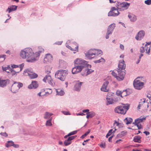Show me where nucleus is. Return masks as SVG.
Masks as SVG:
<instances>
[{"label":"nucleus","mask_w":151,"mask_h":151,"mask_svg":"<svg viewBox=\"0 0 151 151\" xmlns=\"http://www.w3.org/2000/svg\"><path fill=\"white\" fill-rule=\"evenodd\" d=\"M135 125L137 126V127L138 128V129H140L141 128V124L139 125L138 124H137Z\"/></svg>","instance_id":"58"},{"label":"nucleus","mask_w":151,"mask_h":151,"mask_svg":"<svg viewBox=\"0 0 151 151\" xmlns=\"http://www.w3.org/2000/svg\"><path fill=\"white\" fill-rule=\"evenodd\" d=\"M20 55L23 59L27 58V62H33L38 60L39 53L36 52L34 53L31 48H26L21 50Z\"/></svg>","instance_id":"1"},{"label":"nucleus","mask_w":151,"mask_h":151,"mask_svg":"<svg viewBox=\"0 0 151 151\" xmlns=\"http://www.w3.org/2000/svg\"><path fill=\"white\" fill-rule=\"evenodd\" d=\"M113 93H108L106 96V99L107 101V105L112 104L114 103L115 101L113 99L112 96H113Z\"/></svg>","instance_id":"17"},{"label":"nucleus","mask_w":151,"mask_h":151,"mask_svg":"<svg viewBox=\"0 0 151 151\" xmlns=\"http://www.w3.org/2000/svg\"><path fill=\"white\" fill-rule=\"evenodd\" d=\"M148 104L149 102H148V100L146 101L145 99L143 98L140 100L137 108L138 109L141 108L143 109L147 110L148 107Z\"/></svg>","instance_id":"8"},{"label":"nucleus","mask_w":151,"mask_h":151,"mask_svg":"<svg viewBox=\"0 0 151 151\" xmlns=\"http://www.w3.org/2000/svg\"><path fill=\"white\" fill-rule=\"evenodd\" d=\"M128 17L130 19V20L132 22H134L137 19L136 16L133 14L129 13L128 15Z\"/></svg>","instance_id":"26"},{"label":"nucleus","mask_w":151,"mask_h":151,"mask_svg":"<svg viewBox=\"0 0 151 151\" xmlns=\"http://www.w3.org/2000/svg\"><path fill=\"white\" fill-rule=\"evenodd\" d=\"M132 151H142L141 150H139L138 149H133L132 150Z\"/></svg>","instance_id":"63"},{"label":"nucleus","mask_w":151,"mask_h":151,"mask_svg":"<svg viewBox=\"0 0 151 151\" xmlns=\"http://www.w3.org/2000/svg\"><path fill=\"white\" fill-rule=\"evenodd\" d=\"M87 113L90 116V118H92L95 115V113L93 111H89Z\"/></svg>","instance_id":"40"},{"label":"nucleus","mask_w":151,"mask_h":151,"mask_svg":"<svg viewBox=\"0 0 151 151\" xmlns=\"http://www.w3.org/2000/svg\"><path fill=\"white\" fill-rule=\"evenodd\" d=\"M114 111L116 113H119L120 112V106L114 109Z\"/></svg>","instance_id":"45"},{"label":"nucleus","mask_w":151,"mask_h":151,"mask_svg":"<svg viewBox=\"0 0 151 151\" xmlns=\"http://www.w3.org/2000/svg\"><path fill=\"white\" fill-rule=\"evenodd\" d=\"M130 5V4L127 2H120L117 1L115 4L117 10L122 11L127 9Z\"/></svg>","instance_id":"5"},{"label":"nucleus","mask_w":151,"mask_h":151,"mask_svg":"<svg viewBox=\"0 0 151 151\" xmlns=\"http://www.w3.org/2000/svg\"><path fill=\"white\" fill-rule=\"evenodd\" d=\"M83 82H80L79 81H77L75 82L74 86V89L77 91H79L80 90L81 87Z\"/></svg>","instance_id":"21"},{"label":"nucleus","mask_w":151,"mask_h":151,"mask_svg":"<svg viewBox=\"0 0 151 151\" xmlns=\"http://www.w3.org/2000/svg\"><path fill=\"white\" fill-rule=\"evenodd\" d=\"M5 55H0V63L4 61L5 59Z\"/></svg>","instance_id":"38"},{"label":"nucleus","mask_w":151,"mask_h":151,"mask_svg":"<svg viewBox=\"0 0 151 151\" xmlns=\"http://www.w3.org/2000/svg\"><path fill=\"white\" fill-rule=\"evenodd\" d=\"M13 146L15 148H18L19 147V145L18 144H15L14 143Z\"/></svg>","instance_id":"53"},{"label":"nucleus","mask_w":151,"mask_h":151,"mask_svg":"<svg viewBox=\"0 0 151 151\" xmlns=\"http://www.w3.org/2000/svg\"><path fill=\"white\" fill-rule=\"evenodd\" d=\"M100 147L101 148H104L106 147L105 143H101L99 145Z\"/></svg>","instance_id":"50"},{"label":"nucleus","mask_w":151,"mask_h":151,"mask_svg":"<svg viewBox=\"0 0 151 151\" xmlns=\"http://www.w3.org/2000/svg\"><path fill=\"white\" fill-rule=\"evenodd\" d=\"M147 97L150 100H151V96L150 95L149 96V95H147Z\"/></svg>","instance_id":"64"},{"label":"nucleus","mask_w":151,"mask_h":151,"mask_svg":"<svg viewBox=\"0 0 151 151\" xmlns=\"http://www.w3.org/2000/svg\"><path fill=\"white\" fill-rule=\"evenodd\" d=\"M89 109H84V110H82V112H83V113H85V112H86V113L87 112H88L89 111Z\"/></svg>","instance_id":"56"},{"label":"nucleus","mask_w":151,"mask_h":151,"mask_svg":"<svg viewBox=\"0 0 151 151\" xmlns=\"http://www.w3.org/2000/svg\"><path fill=\"white\" fill-rule=\"evenodd\" d=\"M105 61V60L103 58H101L100 59L95 60L94 61V62L95 63H99L101 62H104Z\"/></svg>","instance_id":"37"},{"label":"nucleus","mask_w":151,"mask_h":151,"mask_svg":"<svg viewBox=\"0 0 151 151\" xmlns=\"http://www.w3.org/2000/svg\"><path fill=\"white\" fill-rule=\"evenodd\" d=\"M23 84L19 82H14L12 85L11 91L13 93H16L19 89L23 86Z\"/></svg>","instance_id":"9"},{"label":"nucleus","mask_w":151,"mask_h":151,"mask_svg":"<svg viewBox=\"0 0 151 151\" xmlns=\"http://www.w3.org/2000/svg\"><path fill=\"white\" fill-rule=\"evenodd\" d=\"M150 44V42H146V44L145 45V50L146 51V53L149 55L150 52V48L149 45Z\"/></svg>","instance_id":"29"},{"label":"nucleus","mask_w":151,"mask_h":151,"mask_svg":"<svg viewBox=\"0 0 151 151\" xmlns=\"http://www.w3.org/2000/svg\"><path fill=\"white\" fill-rule=\"evenodd\" d=\"M90 132V130L88 129V131L86 132L81 137V138L83 139Z\"/></svg>","instance_id":"41"},{"label":"nucleus","mask_w":151,"mask_h":151,"mask_svg":"<svg viewBox=\"0 0 151 151\" xmlns=\"http://www.w3.org/2000/svg\"><path fill=\"white\" fill-rule=\"evenodd\" d=\"M76 136V135H75L69 137L67 139L64 141V143L65 145L68 146L72 142L71 141L74 139Z\"/></svg>","instance_id":"20"},{"label":"nucleus","mask_w":151,"mask_h":151,"mask_svg":"<svg viewBox=\"0 0 151 151\" xmlns=\"http://www.w3.org/2000/svg\"><path fill=\"white\" fill-rule=\"evenodd\" d=\"M62 112L64 115H70V113L68 111H62Z\"/></svg>","instance_id":"48"},{"label":"nucleus","mask_w":151,"mask_h":151,"mask_svg":"<svg viewBox=\"0 0 151 151\" xmlns=\"http://www.w3.org/2000/svg\"><path fill=\"white\" fill-rule=\"evenodd\" d=\"M38 86L37 82L36 81H33L32 82V83L28 86V88L29 89L33 88H36Z\"/></svg>","instance_id":"23"},{"label":"nucleus","mask_w":151,"mask_h":151,"mask_svg":"<svg viewBox=\"0 0 151 151\" xmlns=\"http://www.w3.org/2000/svg\"><path fill=\"white\" fill-rule=\"evenodd\" d=\"M24 66V63H23L21 64L18 65H16L14 64L12 65H11L12 67L14 68H19V70L17 71H14L13 70H12L11 72L12 73L14 72V73H13L12 74L14 75L15 73H19V72L21 71L22 70V69L23 67Z\"/></svg>","instance_id":"15"},{"label":"nucleus","mask_w":151,"mask_h":151,"mask_svg":"<svg viewBox=\"0 0 151 151\" xmlns=\"http://www.w3.org/2000/svg\"><path fill=\"white\" fill-rule=\"evenodd\" d=\"M77 132V131H76V130L74 131H73V132H72L69 133L68 134V136H70V135L75 134H76V133Z\"/></svg>","instance_id":"47"},{"label":"nucleus","mask_w":151,"mask_h":151,"mask_svg":"<svg viewBox=\"0 0 151 151\" xmlns=\"http://www.w3.org/2000/svg\"><path fill=\"white\" fill-rule=\"evenodd\" d=\"M9 83V79L1 80L0 79V87H4Z\"/></svg>","instance_id":"24"},{"label":"nucleus","mask_w":151,"mask_h":151,"mask_svg":"<svg viewBox=\"0 0 151 151\" xmlns=\"http://www.w3.org/2000/svg\"><path fill=\"white\" fill-rule=\"evenodd\" d=\"M116 130V129H115V130L113 131V132H114ZM109 133V134H112V133H113V132H112V129H111L110 130H109V132H108Z\"/></svg>","instance_id":"61"},{"label":"nucleus","mask_w":151,"mask_h":151,"mask_svg":"<svg viewBox=\"0 0 151 151\" xmlns=\"http://www.w3.org/2000/svg\"><path fill=\"white\" fill-rule=\"evenodd\" d=\"M17 6L16 5H12L8 7V9L6 10V12H8L9 13L11 12L15 11L17 9Z\"/></svg>","instance_id":"25"},{"label":"nucleus","mask_w":151,"mask_h":151,"mask_svg":"<svg viewBox=\"0 0 151 151\" xmlns=\"http://www.w3.org/2000/svg\"><path fill=\"white\" fill-rule=\"evenodd\" d=\"M51 67L49 66H47L45 67V72L48 74L51 71Z\"/></svg>","instance_id":"39"},{"label":"nucleus","mask_w":151,"mask_h":151,"mask_svg":"<svg viewBox=\"0 0 151 151\" xmlns=\"http://www.w3.org/2000/svg\"><path fill=\"white\" fill-rule=\"evenodd\" d=\"M88 68H85V71H86V73H84V74L82 73L81 75L82 76H86L93 72V70L89 69Z\"/></svg>","instance_id":"28"},{"label":"nucleus","mask_w":151,"mask_h":151,"mask_svg":"<svg viewBox=\"0 0 151 151\" xmlns=\"http://www.w3.org/2000/svg\"><path fill=\"white\" fill-rule=\"evenodd\" d=\"M38 49L39 50L37 52H39V56L40 55V53L43 52L44 51V49L42 48L41 47H38Z\"/></svg>","instance_id":"44"},{"label":"nucleus","mask_w":151,"mask_h":151,"mask_svg":"<svg viewBox=\"0 0 151 151\" xmlns=\"http://www.w3.org/2000/svg\"><path fill=\"white\" fill-rule=\"evenodd\" d=\"M56 91L57 95L62 96L65 94L64 92L62 90L60 89H56Z\"/></svg>","instance_id":"32"},{"label":"nucleus","mask_w":151,"mask_h":151,"mask_svg":"<svg viewBox=\"0 0 151 151\" xmlns=\"http://www.w3.org/2000/svg\"><path fill=\"white\" fill-rule=\"evenodd\" d=\"M146 117L145 116H141L139 118L135 119V121L133 123L134 124H137L140 122H142L146 119Z\"/></svg>","instance_id":"22"},{"label":"nucleus","mask_w":151,"mask_h":151,"mask_svg":"<svg viewBox=\"0 0 151 151\" xmlns=\"http://www.w3.org/2000/svg\"><path fill=\"white\" fill-rule=\"evenodd\" d=\"M85 115V114H84L83 113V112H80L79 113L76 114V115L77 116H79V115L83 116V115Z\"/></svg>","instance_id":"52"},{"label":"nucleus","mask_w":151,"mask_h":151,"mask_svg":"<svg viewBox=\"0 0 151 151\" xmlns=\"http://www.w3.org/2000/svg\"><path fill=\"white\" fill-rule=\"evenodd\" d=\"M10 68L9 66H8L6 67H2V69L4 71H7V70H9V69Z\"/></svg>","instance_id":"43"},{"label":"nucleus","mask_w":151,"mask_h":151,"mask_svg":"<svg viewBox=\"0 0 151 151\" xmlns=\"http://www.w3.org/2000/svg\"><path fill=\"white\" fill-rule=\"evenodd\" d=\"M145 48L144 47H141L140 48V52L142 53H144L145 51Z\"/></svg>","instance_id":"49"},{"label":"nucleus","mask_w":151,"mask_h":151,"mask_svg":"<svg viewBox=\"0 0 151 151\" xmlns=\"http://www.w3.org/2000/svg\"><path fill=\"white\" fill-rule=\"evenodd\" d=\"M124 122L126 124H130L132 122V119L131 118H126L124 120Z\"/></svg>","instance_id":"30"},{"label":"nucleus","mask_w":151,"mask_h":151,"mask_svg":"<svg viewBox=\"0 0 151 151\" xmlns=\"http://www.w3.org/2000/svg\"><path fill=\"white\" fill-rule=\"evenodd\" d=\"M120 48L122 50H124V46L123 45H122V44H120Z\"/></svg>","instance_id":"55"},{"label":"nucleus","mask_w":151,"mask_h":151,"mask_svg":"<svg viewBox=\"0 0 151 151\" xmlns=\"http://www.w3.org/2000/svg\"><path fill=\"white\" fill-rule=\"evenodd\" d=\"M63 42L62 41H58L55 42V44L58 45H60L62 44Z\"/></svg>","instance_id":"54"},{"label":"nucleus","mask_w":151,"mask_h":151,"mask_svg":"<svg viewBox=\"0 0 151 151\" xmlns=\"http://www.w3.org/2000/svg\"><path fill=\"white\" fill-rule=\"evenodd\" d=\"M86 56L88 59L93 58L96 55L98 56L102 54V51L98 49H91L85 54Z\"/></svg>","instance_id":"3"},{"label":"nucleus","mask_w":151,"mask_h":151,"mask_svg":"<svg viewBox=\"0 0 151 151\" xmlns=\"http://www.w3.org/2000/svg\"><path fill=\"white\" fill-rule=\"evenodd\" d=\"M117 74L113 71L112 72V75L116 78L119 81H122L124 79L125 75V73L124 71H120L119 70H117Z\"/></svg>","instance_id":"6"},{"label":"nucleus","mask_w":151,"mask_h":151,"mask_svg":"<svg viewBox=\"0 0 151 151\" xmlns=\"http://www.w3.org/2000/svg\"><path fill=\"white\" fill-rule=\"evenodd\" d=\"M68 73L67 70H60L56 71L55 74V77L61 81H64Z\"/></svg>","instance_id":"4"},{"label":"nucleus","mask_w":151,"mask_h":151,"mask_svg":"<svg viewBox=\"0 0 151 151\" xmlns=\"http://www.w3.org/2000/svg\"><path fill=\"white\" fill-rule=\"evenodd\" d=\"M126 65L124 60L122 61H119V64L118 65V68L117 70H119L121 72L124 71L122 70L124 69L125 68Z\"/></svg>","instance_id":"19"},{"label":"nucleus","mask_w":151,"mask_h":151,"mask_svg":"<svg viewBox=\"0 0 151 151\" xmlns=\"http://www.w3.org/2000/svg\"><path fill=\"white\" fill-rule=\"evenodd\" d=\"M119 14L118 10L115 7H113L111 8V10L108 13L109 16L116 17Z\"/></svg>","instance_id":"12"},{"label":"nucleus","mask_w":151,"mask_h":151,"mask_svg":"<svg viewBox=\"0 0 151 151\" xmlns=\"http://www.w3.org/2000/svg\"><path fill=\"white\" fill-rule=\"evenodd\" d=\"M0 134L2 136H4L5 137H6L8 136L6 132H1Z\"/></svg>","instance_id":"51"},{"label":"nucleus","mask_w":151,"mask_h":151,"mask_svg":"<svg viewBox=\"0 0 151 151\" xmlns=\"http://www.w3.org/2000/svg\"><path fill=\"white\" fill-rule=\"evenodd\" d=\"M141 137L139 136H137L134 138L133 141L135 142L140 143L141 142Z\"/></svg>","instance_id":"31"},{"label":"nucleus","mask_w":151,"mask_h":151,"mask_svg":"<svg viewBox=\"0 0 151 151\" xmlns=\"http://www.w3.org/2000/svg\"><path fill=\"white\" fill-rule=\"evenodd\" d=\"M119 124H120L118 122H117L116 121H115V122L114 123V125H115L116 126H119Z\"/></svg>","instance_id":"57"},{"label":"nucleus","mask_w":151,"mask_h":151,"mask_svg":"<svg viewBox=\"0 0 151 151\" xmlns=\"http://www.w3.org/2000/svg\"><path fill=\"white\" fill-rule=\"evenodd\" d=\"M115 24L113 23L109 26L106 36V39H108L109 37V35L112 34L115 27Z\"/></svg>","instance_id":"14"},{"label":"nucleus","mask_w":151,"mask_h":151,"mask_svg":"<svg viewBox=\"0 0 151 151\" xmlns=\"http://www.w3.org/2000/svg\"><path fill=\"white\" fill-rule=\"evenodd\" d=\"M52 114H53L52 113L46 112L45 114L44 118L45 119L50 118Z\"/></svg>","instance_id":"34"},{"label":"nucleus","mask_w":151,"mask_h":151,"mask_svg":"<svg viewBox=\"0 0 151 151\" xmlns=\"http://www.w3.org/2000/svg\"><path fill=\"white\" fill-rule=\"evenodd\" d=\"M43 81L45 83L48 82L52 86H54L55 84V83L52 80L51 76L49 74H47L45 76L43 79Z\"/></svg>","instance_id":"13"},{"label":"nucleus","mask_w":151,"mask_h":151,"mask_svg":"<svg viewBox=\"0 0 151 151\" xmlns=\"http://www.w3.org/2000/svg\"><path fill=\"white\" fill-rule=\"evenodd\" d=\"M44 60L46 61L51 62L52 60V56L50 54H47L46 55L44 58Z\"/></svg>","instance_id":"27"},{"label":"nucleus","mask_w":151,"mask_h":151,"mask_svg":"<svg viewBox=\"0 0 151 151\" xmlns=\"http://www.w3.org/2000/svg\"><path fill=\"white\" fill-rule=\"evenodd\" d=\"M143 133L145 134L146 135H148L150 134V132H149L145 131L143 132Z\"/></svg>","instance_id":"59"},{"label":"nucleus","mask_w":151,"mask_h":151,"mask_svg":"<svg viewBox=\"0 0 151 151\" xmlns=\"http://www.w3.org/2000/svg\"><path fill=\"white\" fill-rule=\"evenodd\" d=\"M6 54H8L9 55H10L11 54V52L9 50H7L6 52Z\"/></svg>","instance_id":"62"},{"label":"nucleus","mask_w":151,"mask_h":151,"mask_svg":"<svg viewBox=\"0 0 151 151\" xmlns=\"http://www.w3.org/2000/svg\"><path fill=\"white\" fill-rule=\"evenodd\" d=\"M75 66L72 70L73 74H76L81 72L86 68L91 67V65L88 64V62L81 58H77L74 61Z\"/></svg>","instance_id":"2"},{"label":"nucleus","mask_w":151,"mask_h":151,"mask_svg":"<svg viewBox=\"0 0 151 151\" xmlns=\"http://www.w3.org/2000/svg\"><path fill=\"white\" fill-rule=\"evenodd\" d=\"M145 34V32L143 30L139 31L135 37L137 40H140L144 37Z\"/></svg>","instance_id":"18"},{"label":"nucleus","mask_w":151,"mask_h":151,"mask_svg":"<svg viewBox=\"0 0 151 151\" xmlns=\"http://www.w3.org/2000/svg\"><path fill=\"white\" fill-rule=\"evenodd\" d=\"M129 105L127 104H123V105L120 106L119 114H125L127 111L129 109Z\"/></svg>","instance_id":"16"},{"label":"nucleus","mask_w":151,"mask_h":151,"mask_svg":"<svg viewBox=\"0 0 151 151\" xmlns=\"http://www.w3.org/2000/svg\"><path fill=\"white\" fill-rule=\"evenodd\" d=\"M52 120V117L50 118L49 120H47L46 121V125L47 126H51L52 125L51 121Z\"/></svg>","instance_id":"36"},{"label":"nucleus","mask_w":151,"mask_h":151,"mask_svg":"<svg viewBox=\"0 0 151 151\" xmlns=\"http://www.w3.org/2000/svg\"><path fill=\"white\" fill-rule=\"evenodd\" d=\"M122 92L119 90H117L116 92V93L117 95L118 96H120L121 97H122Z\"/></svg>","instance_id":"42"},{"label":"nucleus","mask_w":151,"mask_h":151,"mask_svg":"<svg viewBox=\"0 0 151 151\" xmlns=\"http://www.w3.org/2000/svg\"><path fill=\"white\" fill-rule=\"evenodd\" d=\"M23 74L26 76H28L31 79L35 78L38 77V75L33 72L32 69L31 68L27 69L24 70Z\"/></svg>","instance_id":"7"},{"label":"nucleus","mask_w":151,"mask_h":151,"mask_svg":"<svg viewBox=\"0 0 151 151\" xmlns=\"http://www.w3.org/2000/svg\"><path fill=\"white\" fill-rule=\"evenodd\" d=\"M109 2L110 3H116L117 1H114L112 0H109Z\"/></svg>","instance_id":"60"},{"label":"nucleus","mask_w":151,"mask_h":151,"mask_svg":"<svg viewBox=\"0 0 151 151\" xmlns=\"http://www.w3.org/2000/svg\"><path fill=\"white\" fill-rule=\"evenodd\" d=\"M74 44H75L76 45V46L75 47V49L72 48L70 46H69L67 44H66V46L67 48H68L72 50H74L77 51H78V46L76 42H74Z\"/></svg>","instance_id":"33"},{"label":"nucleus","mask_w":151,"mask_h":151,"mask_svg":"<svg viewBox=\"0 0 151 151\" xmlns=\"http://www.w3.org/2000/svg\"><path fill=\"white\" fill-rule=\"evenodd\" d=\"M110 77H108L106 79L105 82L103 83L101 88V91L105 92H107L109 90L107 86L110 81H111Z\"/></svg>","instance_id":"10"},{"label":"nucleus","mask_w":151,"mask_h":151,"mask_svg":"<svg viewBox=\"0 0 151 151\" xmlns=\"http://www.w3.org/2000/svg\"><path fill=\"white\" fill-rule=\"evenodd\" d=\"M144 85V83L139 80L135 79L133 82V85L134 88L138 90L141 89Z\"/></svg>","instance_id":"11"},{"label":"nucleus","mask_w":151,"mask_h":151,"mask_svg":"<svg viewBox=\"0 0 151 151\" xmlns=\"http://www.w3.org/2000/svg\"><path fill=\"white\" fill-rule=\"evenodd\" d=\"M14 142L12 141H8L6 144L5 146L7 147H9L10 146H13Z\"/></svg>","instance_id":"35"},{"label":"nucleus","mask_w":151,"mask_h":151,"mask_svg":"<svg viewBox=\"0 0 151 151\" xmlns=\"http://www.w3.org/2000/svg\"><path fill=\"white\" fill-rule=\"evenodd\" d=\"M145 4L147 5L151 4V0H146L145 1Z\"/></svg>","instance_id":"46"}]
</instances>
